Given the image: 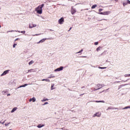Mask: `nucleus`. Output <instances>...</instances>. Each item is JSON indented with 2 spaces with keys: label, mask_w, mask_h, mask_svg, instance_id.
I'll use <instances>...</instances> for the list:
<instances>
[{
  "label": "nucleus",
  "mask_w": 130,
  "mask_h": 130,
  "mask_svg": "<svg viewBox=\"0 0 130 130\" xmlns=\"http://www.w3.org/2000/svg\"><path fill=\"white\" fill-rule=\"evenodd\" d=\"M34 63V61L33 60H31L29 63L28 64L29 66H31V64H33Z\"/></svg>",
  "instance_id": "20"
},
{
  "label": "nucleus",
  "mask_w": 130,
  "mask_h": 130,
  "mask_svg": "<svg viewBox=\"0 0 130 130\" xmlns=\"http://www.w3.org/2000/svg\"><path fill=\"white\" fill-rule=\"evenodd\" d=\"M76 9H73V7H72V9H71V13L72 15H74V14H75L76 13Z\"/></svg>",
  "instance_id": "10"
},
{
  "label": "nucleus",
  "mask_w": 130,
  "mask_h": 130,
  "mask_svg": "<svg viewBox=\"0 0 130 130\" xmlns=\"http://www.w3.org/2000/svg\"><path fill=\"white\" fill-rule=\"evenodd\" d=\"M10 72V70H6L3 72L2 74H1V77H3V76H6L7 74H8Z\"/></svg>",
  "instance_id": "6"
},
{
  "label": "nucleus",
  "mask_w": 130,
  "mask_h": 130,
  "mask_svg": "<svg viewBox=\"0 0 130 130\" xmlns=\"http://www.w3.org/2000/svg\"><path fill=\"white\" fill-rule=\"evenodd\" d=\"M46 40V39H43L41 41H40L39 42L37 43L38 44H39V43H43L44 41Z\"/></svg>",
  "instance_id": "11"
},
{
  "label": "nucleus",
  "mask_w": 130,
  "mask_h": 130,
  "mask_svg": "<svg viewBox=\"0 0 130 130\" xmlns=\"http://www.w3.org/2000/svg\"><path fill=\"white\" fill-rule=\"evenodd\" d=\"M0 28H2V25H0Z\"/></svg>",
  "instance_id": "52"
},
{
  "label": "nucleus",
  "mask_w": 130,
  "mask_h": 130,
  "mask_svg": "<svg viewBox=\"0 0 130 130\" xmlns=\"http://www.w3.org/2000/svg\"><path fill=\"white\" fill-rule=\"evenodd\" d=\"M26 31H25V30H23V31H21V33H22V34H25Z\"/></svg>",
  "instance_id": "35"
},
{
  "label": "nucleus",
  "mask_w": 130,
  "mask_h": 130,
  "mask_svg": "<svg viewBox=\"0 0 130 130\" xmlns=\"http://www.w3.org/2000/svg\"><path fill=\"white\" fill-rule=\"evenodd\" d=\"M2 8H0V10H1Z\"/></svg>",
  "instance_id": "55"
},
{
  "label": "nucleus",
  "mask_w": 130,
  "mask_h": 130,
  "mask_svg": "<svg viewBox=\"0 0 130 130\" xmlns=\"http://www.w3.org/2000/svg\"><path fill=\"white\" fill-rule=\"evenodd\" d=\"M26 86H28V84H25L23 85H21V86H20L19 87H18V89H19V88H23V87H26Z\"/></svg>",
  "instance_id": "16"
},
{
  "label": "nucleus",
  "mask_w": 130,
  "mask_h": 130,
  "mask_svg": "<svg viewBox=\"0 0 130 130\" xmlns=\"http://www.w3.org/2000/svg\"><path fill=\"white\" fill-rule=\"evenodd\" d=\"M81 57H86V56H83Z\"/></svg>",
  "instance_id": "45"
},
{
  "label": "nucleus",
  "mask_w": 130,
  "mask_h": 130,
  "mask_svg": "<svg viewBox=\"0 0 130 130\" xmlns=\"http://www.w3.org/2000/svg\"><path fill=\"white\" fill-rule=\"evenodd\" d=\"M9 32H14V30L8 31L7 33H9Z\"/></svg>",
  "instance_id": "41"
},
{
  "label": "nucleus",
  "mask_w": 130,
  "mask_h": 130,
  "mask_svg": "<svg viewBox=\"0 0 130 130\" xmlns=\"http://www.w3.org/2000/svg\"><path fill=\"white\" fill-rule=\"evenodd\" d=\"M103 20H104L105 21H106V19H103Z\"/></svg>",
  "instance_id": "53"
},
{
  "label": "nucleus",
  "mask_w": 130,
  "mask_h": 130,
  "mask_svg": "<svg viewBox=\"0 0 130 130\" xmlns=\"http://www.w3.org/2000/svg\"><path fill=\"white\" fill-rule=\"evenodd\" d=\"M126 2H127V4H128L129 5H130V1H129V0H127Z\"/></svg>",
  "instance_id": "34"
},
{
  "label": "nucleus",
  "mask_w": 130,
  "mask_h": 130,
  "mask_svg": "<svg viewBox=\"0 0 130 130\" xmlns=\"http://www.w3.org/2000/svg\"><path fill=\"white\" fill-rule=\"evenodd\" d=\"M16 46H17V44H14L13 45V48H15L16 47Z\"/></svg>",
  "instance_id": "31"
},
{
  "label": "nucleus",
  "mask_w": 130,
  "mask_h": 130,
  "mask_svg": "<svg viewBox=\"0 0 130 130\" xmlns=\"http://www.w3.org/2000/svg\"><path fill=\"white\" fill-rule=\"evenodd\" d=\"M81 89H86V87L85 86H82L81 87Z\"/></svg>",
  "instance_id": "39"
},
{
  "label": "nucleus",
  "mask_w": 130,
  "mask_h": 130,
  "mask_svg": "<svg viewBox=\"0 0 130 130\" xmlns=\"http://www.w3.org/2000/svg\"><path fill=\"white\" fill-rule=\"evenodd\" d=\"M0 123H2V124H4L5 123V121L2 122V121H0Z\"/></svg>",
  "instance_id": "40"
},
{
  "label": "nucleus",
  "mask_w": 130,
  "mask_h": 130,
  "mask_svg": "<svg viewBox=\"0 0 130 130\" xmlns=\"http://www.w3.org/2000/svg\"><path fill=\"white\" fill-rule=\"evenodd\" d=\"M93 102H96V103H105V102L104 101H94Z\"/></svg>",
  "instance_id": "12"
},
{
  "label": "nucleus",
  "mask_w": 130,
  "mask_h": 130,
  "mask_svg": "<svg viewBox=\"0 0 130 130\" xmlns=\"http://www.w3.org/2000/svg\"><path fill=\"white\" fill-rule=\"evenodd\" d=\"M43 7H44V4H42L35 9V11H37V14H39L40 15L42 14V9Z\"/></svg>",
  "instance_id": "1"
},
{
  "label": "nucleus",
  "mask_w": 130,
  "mask_h": 130,
  "mask_svg": "<svg viewBox=\"0 0 130 130\" xmlns=\"http://www.w3.org/2000/svg\"><path fill=\"white\" fill-rule=\"evenodd\" d=\"M111 13V11H105L104 12L98 13L99 15H104V16H108V15H110Z\"/></svg>",
  "instance_id": "2"
},
{
  "label": "nucleus",
  "mask_w": 130,
  "mask_h": 130,
  "mask_svg": "<svg viewBox=\"0 0 130 130\" xmlns=\"http://www.w3.org/2000/svg\"><path fill=\"white\" fill-rule=\"evenodd\" d=\"M18 39H15V41H17V40H18Z\"/></svg>",
  "instance_id": "47"
},
{
  "label": "nucleus",
  "mask_w": 130,
  "mask_h": 130,
  "mask_svg": "<svg viewBox=\"0 0 130 130\" xmlns=\"http://www.w3.org/2000/svg\"><path fill=\"white\" fill-rule=\"evenodd\" d=\"M44 124H39L38 126L37 127H38V128H41V127H43V126H44Z\"/></svg>",
  "instance_id": "13"
},
{
  "label": "nucleus",
  "mask_w": 130,
  "mask_h": 130,
  "mask_svg": "<svg viewBox=\"0 0 130 130\" xmlns=\"http://www.w3.org/2000/svg\"><path fill=\"white\" fill-rule=\"evenodd\" d=\"M36 24H29V27L30 29H31V28H34V27H36Z\"/></svg>",
  "instance_id": "8"
},
{
  "label": "nucleus",
  "mask_w": 130,
  "mask_h": 130,
  "mask_svg": "<svg viewBox=\"0 0 130 130\" xmlns=\"http://www.w3.org/2000/svg\"><path fill=\"white\" fill-rule=\"evenodd\" d=\"M97 86L99 88L95 89V90H99V89H101V88H103V87H104V85L102 84H98Z\"/></svg>",
  "instance_id": "7"
},
{
  "label": "nucleus",
  "mask_w": 130,
  "mask_h": 130,
  "mask_svg": "<svg viewBox=\"0 0 130 130\" xmlns=\"http://www.w3.org/2000/svg\"><path fill=\"white\" fill-rule=\"evenodd\" d=\"M71 29H72V27H70V29H69V30H71Z\"/></svg>",
  "instance_id": "49"
},
{
  "label": "nucleus",
  "mask_w": 130,
  "mask_h": 130,
  "mask_svg": "<svg viewBox=\"0 0 130 130\" xmlns=\"http://www.w3.org/2000/svg\"><path fill=\"white\" fill-rule=\"evenodd\" d=\"M84 95V93H83L82 94H81V95Z\"/></svg>",
  "instance_id": "54"
},
{
  "label": "nucleus",
  "mask_w": 130,
  "mask_h": 130,
  "mask_svg": "<svg viewBox=\"0 0 130 130\" xmlns=\"http://www.w3.org/2000/svg\"><path fill=\"white\" fill-rule=\"evenodd\" d=\"M10 123H11L9 122V123H8L5 124V126H8V125H9V124H10Z\"/></svg>",
  "instance_id": "36"
},
{
  "label": "nucleus",
  "mask_w": 130,
  "mask_h": 130,
  "mask_svg": "<svg viewBox=\"0 0 130 130\" xmlns=\"http://www.w3.org/2000/svg\"><path fill=\"white\" fill-rule=\"evenodd\" d=\"M54 76L52 75H50L49 77H48L49 79H51L52 78H54Z\"/></svg>",
  "instance_id": "24"
},
{
  "label": "nucleus",
  "mask_w": 130,
  "mask_h": 130,
  "mask_svg": "<svg viewBox=\"0 0 130 130\" xmlns=\"http://www.w3.org/2000/svg\"><path fill=\"white\" fill-rule=\"evenodd\" d=\"M110 109H117V110H118V108H111V107H109V108H108L107 110H109Z\"/></svg>",
  "instance_id": "17"
},
{
  "label": "nucleus",
  "mask_w": 130,
  "mask_h": 130,
  "mask_svg": "<svg viewBox=\"0 0 130 130\" xmlns=\"http://www.w3.org/2000/svg\"><path fill=\"white\" fill-rule=\"evenodd\" d=\"M62 70H63V67L61 66L59 68L54 70V72H60V71H62Z\"/></svg>",
  "instance_id": "5"
},
{
  "label": "nucleus",
  "mask_w": 130,
  "mask_h": 130,
  "mask_svg": "<svg viewBox=\"0 0 130 130\" xmlns=\"http://www.w3.org/2000/svg\"><path fill=\"white\" fill-rule=\"evenodd\" d=\"M99 21H102V19H101V20H99Z\"/></svg>",
  "instance_id": "51"
},
{
  "label": "nucleus",
  "mask_w": 130,
  "mask_h": 130,
  "mask_svg": "<svg viewBox=\"0 0 130 130\" xmlns=\"http://www.w3.org/2000/svg\"><path fill=\"white\" fill-rule=\"evenodd\" d=\"M128 108H130V106H127L123 108V109H128Z\"/></svg>",
  "instance_id": "27"
},
{
  "label": "nucleus",
  "mask_w": 130,
  "mask_h": 130,
  "mask_svg": "<svg viewBox=\"0 0 130 130\" xmlns=\"http://www.w3.org/2000/svg\"><path fill=\"white\" fill-rule=\"evenodd\" d=\"M85 10H86L87 11H88V10H89L88 9H85Z\"/></svg>",
  "instance_id": "50"
},
{
  "label": "nucleus",
  "mask_w": 130,
  "mask_h": 130,
  "mask_svg": "<svg viewBox=\"0 0 130 130\" xmlns=\"http://www.w3.org/2000/svg\"><path fill=\"white\" fill-rule=\"evenodd\" d=\"M96 7H97V5H92V6L91 7V9H95Z\"/></svg>",
  "instance_id": "21"
},
{
  "label": "nucleus",
  "mask_w": 130,
  "mask_h": 130,
  "mask_svg": "<svg viewBox=\"0 0 130 130\" xmlns=\"http://www.w3.org/2000/svg\"><path fill=\"white\" fill-rule=\"evenodd\" d=\"M42 102H45V101H48V99L44 98L43 100H41Z\"/></svg>",
  "instance_id": "18"
},
{
  "label": "nucleus",
  "mask_w": 130,
  "mask_h": 130,
  "mask_svg": "<svg viewBox=\"0 0 130 130\" xmlns=\"http://www.w3.org/2000/svg\"><path fill=\"white\" fill-rule=\"evenodd\" d=\"M101 116V113L100 112H97L95 114H94L92 116L93 117H100Z\"/></svg>",
  "instance_id": "4"
},
{
  "label": "nucleus",
  "mask_w": 130,
  "mask_h": 130,
  "mask_svg": "<svg viewBox=\"0 0 130 130\" xmlns=\"http://www.w3.org/2000/svg\"><path fill=\"white\" fill-rule=\"evenodd\" d=\"M102 49V47L100 46L96 48V51H99L101 50Z\"/></svg>",
  "instance_id": "19"
},
{
  "label": "nucleus",
  "mask_w": 130,
  "mask_h": 130,
  "mask_svg": "<svg viewBox=\"0 0 130 130\" xmlns=\"http://www.w3.org/2000/svg\"><path fill=\"white\" fill-rule=\"evenodd\" d=\"M54 84H52L51 87V90H54Z\"/></svg>",
  "instance_id": "25"
},
{
  "label": "nucleus",
  "mask_w": 130,
  "mask_h": 130,
  "mask_svg": "<svg viewBox=\"0 0 130 130\" xmlns=\"http://www.w3.org/2000/svg\"><path fill=\"white\" fill-rule=\"evenodd\" d=\"M46 79H42V81H45Z\"/></svg>",
  "instance_id": "48"
},
{
  "label": "nucleus",
  "mask_w": 130,
  "mask_h": 130,
  "mask_svg": "<svg viewBox=\"0 0 130 130\" xmlns=\"http://www.w3.org/2000/svg\"><path fill=\"white\" fill-rule=\"evenodd\" d=\"M61 129H62V130H68V129H63V128H61Z\"/></svg>",
  "instance_id": "43"
},
{
  "label": "nucleus",
  "mask_w": 130,
  "mask_h": 130,
  "mask_svg": "<svg viewBox=\"0 0 130 130\" xmlns=\"http://www.w3.org/2000/svg\"><path fill=\"white\" fill-rule=\"evenodd\" d=\"M115 1V2H118V0H114Z\"/></svg>",
  "instance_id": "46"
},
{
  "label": "nucleus",
  "mask_w": 130,
  "mask_h": 130,
  "mask_svg": "<svg viewBox=\"0 0 130 130\" xmlns=\"http://www.w3.org/2000/svg\"><path fill=\"white\" fill-rule=\"evenodd\" d=\"M82 52H83V49H82L80 51H79V52H76V54H78L79 53H82Z\"/></svg>",
  "instance_id": "22"
},
{
  "label": "nucleus",
  "mask_w": 130,
  "mask_h": 130,
  "mask_svg": "<svg viewBox=\"0 0 130 130\" xmlns=\"http://www.w3.org/2000/svg\"><path fill=\"white\" fill-rule=\"evenodd\" d=\"M102 11H103V9H100L99 10V13H101V12H102Z\"/></svg>",
  "instance_id": "30"
},
{
  "label": "nucleus",
  "mask_w": 130,
  "mask_h": 130,
  "mask_svg": "<svg viewBox=\"0 0 130 130\" xmlns=\"http://www.w3.org/2000/svg\"><path fill=\"white\" fill-rule=\"evenodd\" d=\"M99 44V43L98 42H95L94 45H98Z\"/></svg>",
  "instance_id": "33"
},
{
  "label": "nucleus",
  "mask_w": 130,
  "mask_h": 130,
  "mask_svg": "<svg viewBox=\"0 0 130 130\" xmlns=\"http://www.w3.org/2000/svg\"><path fill=\"white\" fill-rule=\"evenodd\" d=\"M39 35H40V34L34 35H32V36H38Z\"/></svg>",
  "instance_id": "38"
},
{
  "label": "nucleus",
  "mask_w": 130,
  "mask_h": 130,
  "mask_svg": "<svg viewBox=\"0 0 130 130\" xmlns=\"http://www.w3.org/2000/svg\"><path fill=\"white\" fill-rule=\"evenodd\" d=\"M29 101V102H31V101H32V102H35L36 101V98H35V97H34L31 99H30Z\"/></svg>",
  "instance_id": "9"
},
{
  "label": "nucleus",
  "mask_w": 130,
  "mask_h": 130,
  "mask_svg": "<svg viewBox=\"0 0 130 130\" xmlns=\"http://www.w3.org/2000/svg\"><path fill=\"white\" fill-rule=\"evenodd\" d=\"M58 24H59V25H62V24L64 23V19L63 18V17H61V18L58 19Z\"/></svg>",
  "instance_id": "3"
},
{
  "label": "nucleus",
  "mask_w": 130,
  "mask_h": 130,
  "mask_svg": "<svg viewBox=\"0 0 130 130\" xmlns=\"http://www.w3.org/2000/svg\"><path fill=\"white\" fill-rule=\"evenodd\" d=\"M124 77H130V74H125V75H124Z\"/></svg>",
  "instance_id": "29"
},
{
  "label": "nucleus",
  "mask_w": 130,
  "mask_h": 130,
  "mask_svg": "<svg viewBox=\"0 0 130 130\" xmlns=\"http://www.w3.org/2000/svg\"><path fill=\"white\" fill-rule=\"evenodd\" d=\"M15 32H18V33H20V31L19 30H16Z\"/></svg>",
  "instance_id": "42"
},
{
  "label": "nucleus",
  "mask_w": 130,
  "mask_h": 130,
  "mask_svg": "<svg viewBox=\"0 0 130 130\" xmlns=\"http://www.w3.org/2000/svg\"><path fill=\"white\" fill-rule=\"evenodd\" d=\"M34 72H36V71H35V69H30L28 71V73H32Z\"/></svg>",
  "instance_id": "15"
},
{
  "label": "nucleus",
  "mask_w": 130,
  "mask_h": 130,
  "mask_svg": "<svg viewBox=\"0 0 130 130\" xmlns=\"http://www.w3.org/2000/svg\"><path fill=\"white\" fill-rule=\"evenodd\" d=\"M126 5H127V2L123 3V7H125V6H126Z\"/></svg>",
  "instance_id": "23"
},
{
  "label": "nucleus",
  "mask_w": 130,
  "mask_h": 130,
  "mask_svg": "<svg viewBox=\"0 0 130 130\" xmlns=\"http://www.w3.org/2000/svg\"><path fill=\"white\" fill-rule=\"evenodd\" d=\"M45 81L46 82H50V80H49L48 79H46Z\"/></svg>",
  "instance_id": "32"
},
{
  "label": "nucleus",
  "mask_w": 130,
  "mask_h": 130,
  "mask_svg": "<svg viewBox=\"0 0 130 130\" xmlns=\"http://www.w3.org/2000/svg\"><path fill=\"white\" fill-rule=\"evenodd\" d=\"M47 104H48V102H45L43 105H46Z\"/></svg>",
  "instance_id": "37"
},
{
  "label": "nucleus",
  "mask_w": 130,
  "mask_h": 130,
  "mask_svg": "<svg viewBox=\"0 0 130 130\" xmlns=\"http://www.w3.org/2000/svg\"><path fill=\"white\" fill-rule=\"evenodd\" d=\"M11 95V94H10V93H8V94H7V96H10Z\"/></svg>",
  "instance_id": "44"
},
{
  "label": "nucleus",
  "mask_w": 130,
  "mask_h": 130,
  "mask_svg": "<svg viewBox=\"0 0 130 130\" xmlns=\"http://www.w3.org/2000/svg\"><path fill=\"white\" fill-rule=\"evenodd\" d=\"M2 94H3V95H6V93H7V91H3L2 92Z\"/></svg>",
  "instance_id": "26"
},
{
  "label": "nucleus",
  "mask_w": 130,
  "mask_h": 130,
  "mask_svg": "<svg viewBox=\"0 0 130 130\" xmlns=\"http://www.w3.org/2000/svg\"><path fill=\"white\" fill-rule=\"evenodd\" d=\"M17 109H18V108H17V107H15V108H14L12 110V111H11V113H13V112H15V111H16V110H17Z\"/></svg>",
  "instance_id": "14"
},
{
  "label": "nucleus",
  "mask_w": 130,
  "mask_h": 130,
  "mask_svg": "<svg viewBox=\"0 0 130 130\" xmlns=\"http://www.w3.org/2000/svg\"><path fill=\"white\" fill-rule=\"evenodd\" d=\"M99 68L101 69V70H104L106 69V67H99Z\"/></svg>",
  "instance_id": "28"
}]
</instances>
